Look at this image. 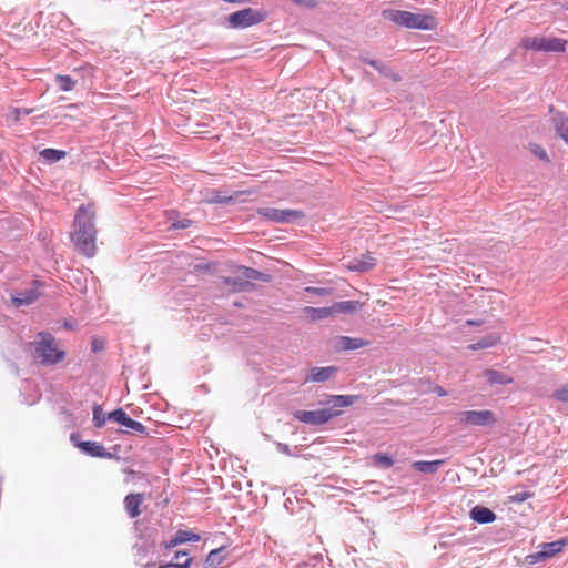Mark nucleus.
<instances>
[{
    "instance_id": "f257e3e1",
    "label": "nucleus",
    "mask_w": 568,
    "mask_h": 568,
    "mask_svg": "<svg viewBox=\"0 0 568 568\" xmlns=\"http://www.w3.org/2000/svg\"><path fill=\"white\" fill-rule=\"evenodd\" d=\"M94 217L95 212L92 205H81L75 214L73 232L71 233V240L75 248L87 257H92L97 248Z\"/></svg>"
},
{
    "instance_id": "f03ea898",
    "label": "nucleus",
    "mask_w": 568,
    "mask_h": 568,
    "mask_svg": "<svg viewBox=\"0 0 568 568\" xmlns=\"http://www.w3.org/2000/svg\"><path fill=\"white\" fill-rule=\"evenodd\" d=\"M357 399L356 395H333L327 400L329 407L317 410H295L293 417L307 425H324L333 417L338 416L342 408L352 406Z\"/></svg>"
},
{
    "instance_id": "7ed1b4c3",
    "label": "nucleus",
    "mask_w": 568,
    "mask_h": 568,
    "mask_svg": "<svg viewBox=\"0 0 568 568\" xmlns=\"http://www.w3.org/2000/svg\"><path fill=\"white\" fill-rule=\"evenodd\" d=\"M382 16L385 20L408 29L433 30L436 27V20L432 14L389 9L384 10Z\"/></svg>"
},
{
    "instance_id": "20e7f679",
    "label": "nucleus",
    "mask_w": 568,
    "mask_h": 568,
    "mask_svg": "<svg viewBox=\"0 0 568 568\" xmlns=\"http://www.w3.org/2000/svg\"><path fill=\"white\" fill-rule=\"evenodd\" d=\"M34 352L43 365L58 364L65 357V352L57 347L55 338L49 333L39 334V341L34 342Z\"/></svg>"
},
{
    "instance_id": "39448f33",
    "label": "nucleus",
    "mask_w": 568,
    "mask_h": 568,
    "mask_svg": "<svg viewBox=\"0 0 568 568\" xmlns=\"http://www.w3.org/2000/svg\"><path fill=\"white\" fill-rule=\"evenodd\" d=\"M567 41L561 38L545 36H525L520 40V47L526 50L562 53L566 51Z\"/></svg>"
},
{
    "instance_id": "423d86ee",
    "label": "nucleus",
    "mask_w": 568,
    "mask_h": 568,
    "mask_svg": "<svg viewBox=\"0 0 568 568\" xmlns=\"http://www.w3.org/2000/svg\"><path fill=\"white\" fill-rule=\"evenodd\" d=\"M266 19V13L253 8H245L229 16L230 27L235 29H244L254 24H258Z\"/></svg>"
},
{
    "instance_id": "0eeeda50",
    "label": "nucleus",
    "mask_w": 568,
    "mask_h": 568,
    "mask_svg": "<svg viewBox=\"0 0 568 568\" xmlns=\"http://www.w3.org/2000/svg\"><path fill=\"white\" fill-rule=\"evenodd\" d=\"M460 423L468 426H493L497 419L493 410H464L458 414Z\"/></svg>"
},
{
    "instance_id": "6e6552de",
    "label": "nucleus",
    "mask_w": 568,
    "mask_h": 568,
    "mask_svg": "<svg viewBox=\"0 0 568 568\" xmlns=\"http://www.w3.org/2000/svg\"><path fill=\"white\" fill-rule=\"evenodd\" d=\"M257 213L258 215L276 223H285L304 216L302 211L290 209L280 210L273 207H264L258 209Z\"/></svg>"
},
{
    "instance_id": "1a4fd4ad",
    "label": "nucleus",
    "mask_w": 568,
    "mask_h": 568,
    "mask_svg": "<svg viewBox=\"0 0 568 568\" xmlns=\"http://www.w3.org/2000/svg\"><path fill=\"white\" fill-rule=\"evenodd\" d=\"M108 418L115 423L121 424L122 426L131 429L134 433H138L141 435H148L146 427L142 423L130 418L128 416V414L122 408L111 412L108 415Z\"/></svg>"
},
{
    "instance_id": "9d476101",
    "label": "nucleus",
    "mask_w": 568,
    "mask_h": 568,
    "mask_svg": "<svg viewBox=\"0 0 568 568\" xmlns=\"http://www.w3.org/2000/svg\"><path fill=\"white\" fill-rule=\"evenodd\" d=\"M567 545V539H560L551 542L542 544L541 549L536 554L531 555V559L534 562L544 561L559 552L562 551L565 546Z\"/></svg>"
},
{
    "instance_id": "9b49d317",
    "label": "nucleus",
    "mask_w": 568,
    "mask_h": 568,
    "mask_svg": "<svg viewBox=\"0 0 568 568\" xmlns=\"http://www.w3.org/2000/svg\"><path fill=\"white\" fill-rule=\"evenodd\" d=\"M143 501H144V496H143V494H140V493L129 494L128 496H125L123 504H124V509L130 518H136L141 515V513H142L141 506L143 504Z\"/></svg>"
},
{
    "instance_id": "f8f14e48",
    "label": "nucleus",
    "mask_w": 568,
    "mask_h": 568,
    "mask_svg": "<svg viewBox=\"0 0 568 568\" xmlns=\"http://www.w3.org/2000/svg\"><path fill=\"white\" fill-rule=\"evenodd\" d=\"M39 297L40 292L37 288H29L11 295V302L16 307H20L34 303Z\"/></svg>"
},
{
    "instance_id": "ddd939ff",
    "label": "nucleus",
    "mask_w": 568,
    "mask_h": 568,
    "mask_svg": "<svg viewBox=\"0 0 568 568\" xmlns=\"http://www.w3.org/2000/svg\"><path fill=\"white\" fill-rule=\"evenodd\" d=\"M200 539H201V537L197 534H194V532L189 531V530H179L175 534L174 538H172L169 541L161 542V546L164 549H171V548L176 547L180 544H183V542H186V541H199Z\"/></svg>"
},
{
    "instance_id": "4468645a",
    "label": "nucleus",
    "mask_w": 568,
    "mask_h": 568,
    "mask_svg": "<svg viewBox=\"0 0 568 568\" xmlns=\"http://www.w3.org/2000/svg\"><path fill=\"white\" fill-rule=\"evenodd\" d=\"M305 317L311 322H318L333 317L332 307H312L306 306L303 308Z\"/></svg>"
},
{
    "instance_id": "2eb2a0df",
    "label": "nucleus",
    "mask_w": 568,
    "mask_h": 568,
    "mask_svg": "<svg viewBox=\"0 0 568 568\" xmlns=\"http://www.w3.org/2000/svg\"><path fill=\"white\" fill-rule=\"evenodd\" d=\"M552 124L556 133L568 144V115L557 111L552 116Z\"/></svg>"
},
{
    "instance_id": "dca6fc26",
    "label": "nucleus",
    "mask_w": 568,
    "mask_h": 568,
    "mask_svg": "<svg viewBox=\"0 0 568 568\" xmlns=\"http://www.w3.org/2000/svg\"><path fill=\"white\" fill-rule=\"evenodd\" d=\"M375 265V258L371 253H366L359 258H355L348 263L347 268L354 272H367Z\"/></svg>"
},
{
    "instance_id": "f3484780",
    "label": "nucleus",
    "mask_w": 568,
    "mask_h": 568,
    "mask_svg": "<svg viewBox=\"0 0 568 568\" xmlns=\"http://www.w3.org/2000/svg\"><path fill=\"white\" fill-rule=\"evenodd\" d=\"M336 373V367L327 366V367H313L310 371L308 376L306 377V382H325L334 376Z\"/></svg>"
},
{
    "instance_id": "a211bd4d",
    "label": "nucleus",
    "mask_w": 568,
    "mask_h": 568,
    "mask_svg": "<svg viewBox=\"0 0 568 568\" xmlns=\"http://www.w3.org/2000/svg\"><path fill=\"white\" fill-rule=\"evenodd\" d=\"M483 376L486 378L487 384L491 386L497 384L508 385L513 383V377L491 368L485 369L483 372Z\"/></svg>"
},
{
    "instance_id": "6ab92c4d",
    "label": "nucleus",
    "mask_w": 568,
    "mask_h": 568,
    "mask_svg": "<svg viewBox=\"0 0 568 568\" xmlns=\"http://www.w3.org/2000/svg\"><path fill=\"white\" fill-rule=\"evenodd\" d=\"M470 518L478 524H489L495 521L496 515L487 507L475 506L470 510Z\"/></svg>"
},
{
    "instance_id": "aec40b11",
    "label": "nucleus",
    "mask_w": 568,
    "mask_h": 568,
    "mask_svg": "<svg viewBox=\"0 0 568 568\" xmlns=\"http://www.w3.org/2000/svg\"><path fill=\"white\" fill-rule=\"evenodd\" d=\"M363 304L358 301H343L334 303L332 307L333 316H335L338 313L344 314H354L358 311H361Z\"/></svg>"
},
{
    "instance_id": "412c9836",
    "label": "nucleus",
    "mask_w": 568,
    "mask_h": 568,
    "mask_svg": "<svg viewBox=\"0 0 568 568\" xmlns=\"http://www.w3.org/2000/svg\"><path fill=\"white\" fill-rule=\"evenodd\" d=\"M367 345V341H364L362 338H353L348 336H341L337 341V346L344 351L358 349Z\"/></svg>"
},
{
    "instance_id": "4be33fe9",
    "label": "nucleus",
    "mask_w": 568,
    "mask_h": 568,
    "mask_svg": "<svg viewBox=\"0 0 568 568\" xmlns=\"http://www.w3.org/2000/svg\"><path fill=\"white\" fill-rule=\"evenodd\" d=\"M250 193L248 191L235 192L233 195L222 194L221 191H212L211 197L207 200L209 203H229L232 201H236L237 197L242 194Z\"/></svg>"
},
{
    "instance_id": "5701e85b",
    "label": "nucleus",
    "mask_w": 568,
    "mask_h": 568,
    "mask_svg": "<svg viewBox=\"0 0 568 568\" xmlns=\"http://www.w3.org/2000/svg\"><path fill=\"white\" fill-rule=\"evenodd\" d=\"M443 464H444V460H442V459L433 460V462L418 460L413 464V467L420 473L433 474L438 469V466H440Z\"/></svg>"
},
{
    "instance_id": "b1692460",
    "label": "nucleus",
    "mask_w": 568,
    "mask_h": 568,
    "mask_svg": "<svg viewBox=\"0 0 568 568\" xmlns=\"http://www.w3.org/2000/svg\"><path fill=\"white\" fill-rule=\"evenodd\" d=\"M499 342H500L499 335H488V336L481 338L480 341H478L477 343L470 344L468 346V348L473 349V351L489 348V347L497 345Z\"/></svg>"
},
{
    "instance_id": "393cba45",
    "label": "nucleus",
    "mask_w": 568,
    "mask_h": 568,
    "mask_svg": "<svg viewBox=\"0 0 568 568\" xmlns=\"http://www.w3.org/2000/svg\"><path fill=\"white\" fill-rule=\"evenodd\" d=\"M79 447L83 452H85L89 455L94 456V457H101L104 455L103 446L97 442H82V443H80Z\"/></svg>"
},
{
    "instance_id": "a878e982",
    "label": "nucleus",
    "mask_w": 568,
    "mask_h": 568,
    "mask_svg": "<svg viewBox=\"0 0 568 568\" xmlns=\"http://www.w3.org/2000/svg\"><path fill=\"white\" fill-rule=\"evenodd\" d=\"M55 82L59 84L62 91H72L75 87V81L70 75L58 74L55 75Z\"/></svg>"
},
{
    "instance_id": "bb28decb",
    "label": "nucleus",
    "mask_w": 568,
    "mask_h": 568,
    "mask_svg": "<svg viewBox=\"0 0 568 568\" xmlns=\"http://www.w3.org/2000/svg\"><path fill=\"white\" fill-rule=\"evenodd\" d=\"M41 158L50 162H57L65 156V152L55 149H44L40 152Z\"/></svg>"
},
{
    "instance_id": "cd10ccee",
    "label": "nucleus",
    "mask_w": 568,
    "mask_h": 568,
    "mask_svg": "<svg viewBox=\"0 0 568 568\" xmlns=\"http://www.w3.org/2000/svg\"><path fill=\"white\" fill-rule=\"evenodd\" d=\"M529 150H530V152L536 158H538L539 160L544 161L545 163H549L550 162V159H549L546 150L540 144L530 143L529 144Z\"/></svg>"
},
{
    "instance_id": "c85d7f7f",
    "label": "nucleus",
    "mask_w": 568,
    "mask_h": 568,
    "mask_svg": "<svg viewBox=\"0 0 568 568\" xmlns=\"http://www.w3.org/2000/svg\"><path fill=\"white\" fill-rule=\"evenodd\" d=\"M551 397L560 403L568 404V383L560 385L552 393Z\"/></svg>"
},
{
    "instance_id": "c756f323",
    "label": "nucleus",
    "mask_w": 568,
    "mask_h": 568,
    "mask_svg": "<svg viewBox=\"0 0 568 568\" xmlns=\"http://www.w3.org/2000/svg\"><path fill=\"white\" fill-rule=\"evenodd\" d=\"M93 423H94V426L98 428H101L105 424V416L102 412L101 406H99V405H95L93 407Z\"/></svg>"
},
{
    "instance_id": "7c9ffc66",
    "label": "nucleus",
    "mask_w": 568,
    "mask_h": 568,
    "mask_svg": "<svg viewBox=\"0 0 568 568\" xmlns=\"http://www.w3.org/2000/svg\"><path fill=\"white\" fill-rule=\"evenodd\" d=\"M373 458L377 464H379L384 468H389L394 465L393 459L388 455L383 453L375 454Z\"/></svg>"
},
{
    "instance_id": "2f4dec72",
    "label": "nucleus",
    "mask_w": 568,
    "mask_h": 568,
    "mask_svg": "<svg viewBox=\"0 0 568 568\" xmlns=\"http://www.w3.org/2000/svg\"><path fill=\"white\" fill-rule=\"evenodd\" d=\"M305 292L315 294V295L327 296V295L332 294L333 290L327 288V287L307 286V287H305Z\"/></svg>"
},
{
    "instance_id": "473e14b6",
    "label": "nucleus",
    "mask_w": 568,
    "mask_h": 568,
    "mask_svg": "<svg viewBox=\"0 0 568 568\" xmlns=\"http://www.w3.org/2000/svg\"><path fill=\"white\" fill-rule=\"evenodd\" d=\"M192 562V558L186 557L183 562L176 561L174 564H168L160 566L161 568L174 567V568H189Z\"/></svg>"
},
{
    "instance_id": "72a5a7b5",
    "label": "nucleus",
    "mask_w": 568,
    "mask_h": 568,
    "mask_svg": "<svg viewBox=\"0 0 568 568\" xmlns=\"http://www.w3.org/2000/svg\"><path fill=\"white\" fill-rule=\"evenodd\" d=\"M363 61L372 67H374L375 69H377L381 73L384 72V69H385V65L378 63L377 61L375 60H369V59H363Z\"/></svg>"
},
{
    "instance_id": "f704fd0d",
    "label": "nucleus",
    "mask_w": 568,
    "mask_h": 568,
    "mask_svg": "<svg viewBox=\"0 0 568 568\" xmlns=\"http://www.w3.org/2000/svg\"><path fill=\"white\" fill-rule=\"evenodd\" d=\"M382 74H384L385 77H389L395 82L400 81V77L397 73L393 72L392 70L387 69L386 67L384 69V72H382Z\"/></svg>"
},
{
    "instance_id": "c9c22d12",
    "label": "nucleus",
    "mask_w": 568,
    "mask_h": 568,
    "mask_svg": "<svg viewBox=\"0 0 568 568\" xmlns=\"http://www.w3.org/2000/svg\"><path fill=\"white\" fill-rule=\"evenodd\" d=\"M243 274L247 277V278H253V280H256L257 278V274L258 272L253 270V268H250V267H244L243 268Z\"/></svg>"
},
{
    "instance_id": "e433bc0d",
    "label": "nucleus",
    "mask_w": 568,
    "mask_h": 568,
    "mask_svg": "<svg viewBox=\"0 0 568 568\" xmlns=\"http://www.w3.org/2000/svg\"><path fill=\"white\" fill-rule=\"evenodd\" d=\"M191 225H192V221H191V220H187V219H185V220H183V221H181V222H179V223H173V224H172V226H173L174 229H187V227H190Z\"/></svg>"
},
{
    "instance_id": "4c0bfd02",
    "label": "nucleus",
    "mask_w": 568,
    "mask_h": 568,
    "mask_svg": "<svg viewBox=\"0 0 568 568\" xmlns=\"http://www.w3.org/2000/svg\"><path fill=\"white\" fill-rule=\"evenodd\" d=\"M530 497H531L530 493H519V494H516L515 496H513L511 498H513V500L520 503V501H524V500H526V499H528Z\"/></svg>"
},
{
    "instance_id": "58836bf2",
    "label": "nucleus",
    "mask_w": 568,
    "mask_h": 568,
    "mask_svg": "<svg viewBox=\"0 0 568 568\" xmlns=\"http://www.w3.org/2000/svg\"><path fill=\"white\" fill-rule=\"evenodd\" d=\"M103 349V343L97 338H93L92 341V351L99 352Z\"/></svg>"
},
{
    "instance_id": "ea45409f",
    "label": "nucleus",
    "mask_w": 568,
    "mask_h": 568,
    "mask_svg": "<svg viewBox=\"0 0 568 568\" xmlns=\"http://www.w3.org/2000/svg\"><path fill=\"white\" fill-rule=\"evenodd\" d=\"M16 112V118L19 119V116L22 114V115H28L31 113V110H28V109H16L14 110Z\"/></svg>"
},
{
    "instance_id": "a19ab883",
    "label": "nucleus",
    "mask_w": 568,
    "mask_h": 568,
    "mask_svg": "<svg viewBox=\"0 0 568 568\" xmlns=\"http://www.w3.org/2000/svg\"><path fill=\"white\" fill-rule=\"evenodd\" d=\"M181 557H185V558H186V557H189V556H187V552H186V551H182V550L176 551V552H175V559H176L178 561H182V558H181Z\"/></svg>"
},
{
    "instance_id": "79ce46f5",
    "label": "nucleus",
    "mask_w": 568,
    "mask_h": 568,
    "mask_svg": "<svg viewBox=\"0 0 568 568\" xmlns=\"http://www.w3.org/2000/svg\"><path fill=\"white\" fill-rule=\"evenodd\" d=\"M220 552V549H214L210 551L207 559L214 561V557H216Z\"/></svg>"
},
{
    "instance_id": "37998d69",
    "label": "nucleus",
    "mask_w": 568,
    "mask_h": 568,
    "mask_svg": "<svg viewBox=\"0 0 568 568\" xmlns=\"http://www.w3.org/2000/svg\"><path fill=\"white\" fill-rule=\"evenodd\" d=\"M224 283L227 284V285H234L235 284L230 277H226L224 280Z\"/></svg>"
},
{
    "instance_id": "c03bdc74",
    "label": "nucleus",
    "mask_w": 568,
    "mask_h": 568,
    "mask_svg": "<svg viewBox=\"0 0 568 568\" xmlns=\"http://www.w3.org/2000/svg\"><path fill=\"white\" fill-rule=\"evenodd\" d=\"M437 394H438L439 396H443V395H445L446 393L440 388V389H438Z\"/></svg>"
},
{
    "instance_id": "a18cd8bd",
    "label": "nucleus",
    "mask_w": 568,
    "mask_h": 568,
    "mask_svg": "<svg viewBox=\"0 0 568 568\" xmlns=\"http://www.w3.org/2000/svg\"><path fill=\"white\" fill-rule=\"evenodd\" d=\"M469 325H475V322H471V321H468L467 322Z\"/></svg>"
},
{
    "instance_id": "49530a36",
    "label": "nucleus",
    "mask_w": 568,
    "mask_h": 568,
    "mask_svg": "<svg viewBox=\"0 0 568 568\" xmlns=\"http://www.w3.org/2000/svg\"><path fill=\"white\" fill-rule=\"evenodd\" d=\"M567 10H568V7H567Z\"/></svg>"
}]
</instances>
